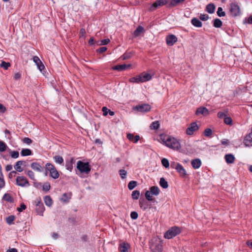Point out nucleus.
Returning <instances> with one entry per match:
<instances>
[{
  "label": "nucleus",
  "mask_w": 252,
  "mask_h": 252,
  "mask_svg": "<svg viewBox=\"0 0 252 252\" xmlns=\"http://www.w3.org/2000/svg\"><path fill=\"white\" fill-rule=\"evenodd\" d=\"M159 185L162 188L165 189L168 187V182L163 177L160 179Z\"/></svg>",
  "instance_id": "27"
},
{
  "label": "nucleus",
  "mask_w": 252,
  "mask_h": 252,
  "mask_svg": "<svg viewBox=\"0 0 252 252\" xmlns=\"http://www.w3.org/2000/svg\"><path fill=\"white\" fill-rule=\"evenodd\" d=\"M217 15L219 17H223L225 16V13L223 11V9L221 7H219L218 8V11L217 12Z\"/></svg>",
  "instance_id": "37"
},
{
  "label": "nucleus",
  "mask_w": 252,
  "mask_h": 252,
  "mask_svg": "<svg viewBox=\"0 0 252 252\" xmlns=\"http://www.w3.org/2000/svg\"><path fill=\"white\" fill-rule=\"evenodd\" d=\"M216 6L214 3H209L206 5V10L210 14H212L215 12Z\"/></svg>",
  "instance_id": "21"
},
{
  "label": "nucleus",
  "mask_w": 252,
  "mask_h": 252,
  "mask_svg": "<svg viewBox=\"0 0 252 252\" xmlns=\"http://www.w3.org/2000/svg\"><path fill=\"white\" fill-rule=\"evenodd\" d=\"M31 167L32 169L35 171H37L38 172L42 171V167L37 162H33L31 164Z\"/></svg>",
  "instance_id": "24"
},
{
  "label": "nucleus",
  "mask_w": 252,
  "mask_h": 252,
  "mask_svg": "<svg viewBox=\"0 0 252 252\" xmlns=\"http://www.w3.org/2000/svg\"><path fill=\"white\" fill-rule=\"evenodd\" d=\"M159 140L161 143L173 150L178 151L181 148L179 141L177 138L171 136L161 134L160 136Z\"/></svg>",
  "instance_id": "1"
},
{
  "label": "nucleus",
  "mask_w": 252,
  "mask_h": 252,
  "mask_svg": "<svg viewBox=\"0 0 252 252\" xmlns=\"http://www.w3.org/2000/svg\"><path fill=\"white\" fill-rule=\"evenodd\" d=\"M102 111L103 112V115L104 116H106L108 114V111H109V109H108L106 107H103V108L102 109Z\"/></svg>",
  "instance_id": "59"
},
{
  "label": "nucleus",
  "mask_w": 252,
  "mask_h": 252,
  "mask_svg": "<svg viewBox=\"0 0 252 252\" xmlns=\"http://www.w3.org/2000/svg\"><path fill=\"white\" fill-rule=\"evenodd\" d=\"M51 186L50 184L48 182H46L44 183L42 186V189L44 191L47 192L49 191L50 189Z\"/></svg>",
  "instance_id": "39"
},
{
  "label": "nucleus",
  "mask_w": 252,
  "mask_h": 252,
  "mask_svg": "<svg viewBox=\"0 0 252 252\" xmlns=\"http://www.w3.org/2000/svg\"><path fill=\"white\" fill-rule=\"evenodd\" d=\"M74 162V160L73 158H71L70 161L66 163V169L69 171H71L73 168L72 164Z\"/></svg>",
  "instance_id": "32"
},
{
  "label": "nucleus",
  "mask_w": 252,
  "mask_h": 252,
  "mask_svg": "<svg viewBox=\"0 0 252 252\" xmlns=\"http://www.w3.org/2000/svg\"><path fill=\"white\" fill-rule=\"evenodd\" d=\"M99 42H100V43H98V45H106L110 42V40H109V39L107 38V39H105L104 40H101Z\"/></svg>",
  "instance_id": "53"
},
{
  "label": "nucleus",
  "mask_w": 252,
  "mask_h": 252,
  "mask_svg": "<svg viewBox=\"0 0 252 252\" xmlns=\"http://www.w3.org/2000/svg\"><path fill=\"white\" fill-rule=\"evenodd\" d=\"M161 163L163 166L165 168H168L169 167V162L167 159L163 158L161 160Z\"/></svg>",
  "instance_id": "42"
},
{
  "label": "nucleus",
  "mask_w": 252,
  "mask_h": 252,
  "mask_svg": "<svg viewBox=\"0 0 252 252\" xmlns=\"http://www.w3.org/2000/svg\"><path fill=\"white\" fill-rule=\"evenodd\" d=\"M119 174L122 179H125L127 174V172L125 169H121L119 170Z\"/></svg>",
  "instance_id": "44"
},
{
  "label": "nucleus",
  "mask_w": 252,
  "mask_h": 252,
  "mask_svg": "<svg viewBox=\"0 0 252 252\" xmlns=\"http://www.w3.org/2000/svg\"><path fill=\"white\" fill-rule=\"evenodd\" d=\"M191 165L194 169H198L200 167L201 162V160L199 158L193 159L191 161Z\"/></svg>",
  "instance_id": "20"
},
{
  "label": "nucleus",
  "mask_w": 252,
  "mask_h": 252,
  "mask_svg": "<svg viewBox=\"0 0 252 252\" xmlns=\"http://www.w3.org/2000/svg\"><path fill=\"white\" fill-rule=\"evenodd\" d=\"M199 18L202 21H207L209 19V16L206 14H201L199 16Z\"/></svg>",
  "instance_id": "46"
},
{
  "label": "nucleus",
  "mask_w": 252,
  "mask_h": 252,
  "mask_svg": "<svg viewBox=\"0 0 252 252\" xmlns=\"http://www.w3.org/2000/svg\"><path fill=\"white\" fill-rule=\"evenodd\" d=\"M140 77L139 76L135 77H132L129 79V81L133 83H140Z\"/></svg>",
  "instance_id": "50"
},
{
  "label": "nucleus",
  "mask_w": 252,
  "mask_h": 252,
  "mask_svg": "<svg viewBox=\"0 0 252 252\" xmlns=\"http://www.w3.org/2000/svg\"><path fill=\"white\" fill-rule=\"evenodd\" d=\"M36 210L38 213L39 215H42V213L44 211V208L43 204L40 201H38V203L36 204Z\"/></svg>",
  "instance_id": "22"
},
{
  "label": "nucleus",
  "mask_w": 252,
  "mask_h": 252,
  "mask_svg": "<svg viewBox=\"0 0 252 252\" xmlns=\"http://www.w3.org/2000/svg\"><path fill=\"white\" fill-rule=\"evenodd\" d=\"M15 217L14 216H10L6 218V222L9 224H11L12 223Z\"/></svg>",
  "instance_id": "45"
},
{
  "label": "nucleus",
  "mask_w": 252,
  "mask_h": 252,
  "mask_svg": "<svg viewBox=\"0 0 252 252\" xmlns=\"http://www.w3.org/2000/svg\"><path fill=\"white\" fill-rule=\"evenodd\" d=\"M130 245L126 242H122L119 245V250L120 252H129Z\"/></svg>",
  "instance_id": "12"
},
{
  "label": "nucleus",
  "mask_w": 252,
  "mask_h": 252,
  "mask_svg": "<svg viewBox=\"0 0 252 252\" xmlns=\"http://www.w3.org/2000/svg\"><path fill=\"white\" fill-rule=\"evenodd\" d=\"M10 154L11 157L14 158H18L19 157V152L18 151H11L10 153Z\"/></svg>",
  "instance_id": "48"
},
{
  "label": "nucleus",
  "mask_w": 252,
  "mask_h": 252,
  "mask_svg": "<svg viewBox=\"0 0 252 252\" xmlns=\"http://www.w3.org/2000/svg\"><path fill=\"white\" fill-rule=\"evenodd\" d=\"M144 31V28L141 26H138L134 32L135 36H138Z\"/></svg>",
  "instance_id": "29"
},
{
  "label": "nucleus",
  "mask_w": 252,
  "mask_h": 252,
  "mask_svg": "<svg viewBox=\"0 0 252 252\" xmlns=\"http://www.w3.org/2000/svg\"><path fill=\"white\" fill-rule=\"evenodd\" d=\"M130 217L132 219L136 220L138 217V213L135 211L132 212L130 214Z\"/></svg>",
  "instance_id": "54"
},
{
  "label": "nucleus",
  "mask_w": 252,
  "mask_h": 252,
  "mask_svg": "<svg viewBox=\"0 0 252 252\" xmlns=\"http://www.w3.org/2000/svg\"><path fill=\"white\" fill-rule=\"evenodd\" d=\"M53 158H54L55 162L57 163L62 164L63 162V158L60 156H56L54 157Z\"/></svg>",
  "instance_id": "34"
},
{
  "label": "nucleus",
  "mask_w": 252,
  "mask_h": 252,
  "mask_svg": "<svg viewBox=\"0 0 252 252\" xmlns=\"http://www.w3.org/2000/svg\"><path fill=\"white\" fill-rule=\"evenodd\" d=\"M27 174L29 176V177L32 180H35L34 174L32 170H28L27 171Z\"/></svg>",
  "instance_id": "49"
},
{
  "label": "nucleus",
  "mask_w": 252,
  "mask_h": 252,
  "mask_svg": "<svg viewBox=\"0 0 252 252\" xmlns=\"http://www.w3.org/2000/svg\"><path fill=\"white\" fill-rule=\"evenodd\" d=\"M225 158L227 163H232L235 159V158L232 154H227L225 156Z\"/></svg>",
  "instance_id": "25"
},
{
  "label": "nucleus",
  "mask_w": 252,
  "mask_h": 252,
  "mask_svg": "<svg viewBox=\"0 0 252 252\" xmlns=\"http://www.w3.org/2000/svg\"><path fill=\"white\" fill-rule=\"evenodd\" d=\"M4 199L9 202L12 201V198L8 194H5L3 197Z\"/></svg>",
  "instance_id": "57"
},
{
  "label": "nucleus",
  "mask_w": 252,
  "mask_h": 252,
  "mask_svg": "<svg viewBox=\"0 0 252 252\" xmlns=\"http://www.w3.org/2000/svg\"><path fill=\"white\" fill-rule=\"evenodd\" d=\"M224 122L227 125H231L232 124V119L230 117H226L224 118Z\"/></svg>",
  "instance_id": "55"
},
{
  "label": "nucleus",
  "mask_w": 252,
  "mask_h": 252,
  "mask_svg": "<svg viewBox=\"0 0 252 252\" xmlns=\"http://www.w3.org/2000/svg\"><path fill=\"white\" fill-rule=\"evenodd\" d=\"M17 174V172L16 171H11L9 174V177L10 178H12L13 177H15Z\"/></svg>",
  "instance_id": "60"
},
{
  "label": "nucleus",
  "mask_w": 252,
  "mask_h": 252,
  "mask_svg": "<svg viewBox=\"0 0 252 252\" xmlns=\"http://www.w3.org/2000/svg\"><path fill=\"white\" fill-rule=\"evenodd\" d=\"M7 148L6 145L3 141H0V152H4Z\"/></svg>",
  "instance_id": "43"
},
{
  "label": "nucleus",
  "mask_w": 252,
  "mask_h": 252,
  "mask_svg": "<svg viewBox=\"0 0 252 252\" xmlns=\"http://www.w3.org/2000/svg\"><path fill=\"white\" fill-rule=\"evenodd\" d=\"M181 229L177 226L170 228L164 234V237L166 239H171L180 234Z\"/></svg>",
  "instance_id": "3"
},
{
  "label": "nucleus",
  "mask_w": 252,
  "mask_h": 252,
  "mask_svg": "<svg viewBox=\"0 0 252 252\" xmlns=\"http://www.w3.org/2000/svg\"><path fill=\"white\" fill-rule=\"evenodd\" d=\"M26 208V206L24 204L22 203L20 205V207L17 208V210L19 212H22L23 210H25Z\"/></svg>",
  "instance_id": "58"
},
{
  "label": "nucleus",
  "mask_w": 252,
  "mask_h": 252,
  "mask_svg": "<svg viewBox=\"0 0 252 252\" xmlns=\"http://www.w3.org/2000/svg\"><path fill=\"white\" fill-rule=\"evenodd\" d=\"M45 204L48 206H51L52 204V200L50 196L47 195L44 199Z\"/></svg>",
  "instance_id": "28"
},
{
  "label": "nucleus",
  "mask_w": 252,
  "mask_h": 252,
  "mask_svg": "<svg viewBox=\"0 0 252 252\" xmlns=\"http://www.w3.org/2000/svg\"><path fill=\"white\" fill-rule=\"evenodd\" d=\"M77 168L81 172L88 174L91 171L89 163L79 160L77 163Z\"/></svg>",
  "instance_id": "4"
},
{
  "label": "nucleus",
  "mask_w": 252,
  "mask_h": 252,
  "mask_svg": "<svg viewBox=\"0 0 252 252\" xmlns=\"http://www.w3.org/2000/svg\"><path fill=\"white\" fill-rule=\"evenodd\" d=\"M160 124L158 121H155L152 123L150 127L152 129H158L159 127Z\"/></svg>",
  "instance_id": "33"
},
{
  "label": "nucleus",
  "mask_w": 252,
  "mask_h": 252,
  "mask_svg": "<svg viewBox=\"0 0 252 252\" xmlns=\"http://www.w3.org/2000/svg\"><path fill=\"white\" fill-rule=\"evenodd\" d=\"M10 66V63L8 62H5L2 61L0 64L1 67L3 68L4 69H7Z\"/></svg>",
  "instance_id": "41"
},
{
  "label": "nucleus",
  "mask_w": 252,
  "mask_h": 252,
  "mask_svg": "<svg viewBox=\"0 0 252 252\" xmlns=\"http://www.w3.org/2000/svg\"><path fill=\"white\" fill-rule=\"evenodd\" d=\"M140 195V192L138 190H135L132 192V198L133 199H138Z\"/></svg>",
  "instance_id": "36"
},
{
  "label": "nucleus",
  "mask_w": 252,
  "mask_h": 252,
  "mask_svg": "<svg viewBox=\"0 0 252 252\" xmlns=\"http://www.w3.org/2000/svg\"><path fill=\"white\" fill-rule=\"evenodd\" d=\"M16 184L18 186L21 187L30 186L28 180L24 176H18L16 178Z\"/></svg>",
  "instance_id": "9"
},
{
  "label": "nucleus",
  "mask_w": 252,
  "mask_h": 252,
  "mask_svg": "<svg viewBox=\"0 0 252 252\" xmlns=\"http://www.w3.org/2000/svg\"><path fill=\"white\" fill-rule=\"evenodd\" d=\"M130 66V64H119L113 67V69L122 71Z\"/></svg>",
  "instance_id": "19"
},
{
  "label": "nucleus",
  "mask_w": 252,
  "mask_h": 252,
  "mask_svg": "<svg viewBox=\"0 0 252 252\" xmlns=\"http://www.w3.org/2000/svg\"><path fill=\"white\" fill-rule=\"evenodd\" d=\"M179 164H180V163H178V162H176L174 161L171 162V167L172 168L175 169L176 170V169L177 168V167H178V165H179Z\"/></svg>",
  "instance_id": "56"
},
{
  "label": "nucleus",
  "mask_w": 252,
  "mask_h": 252,
  "mask_svg": "<svg viewBox=\"0 0 252 252\" xmlns=\"http://www.w3.org/2000/svg\"><path fill=\"white\" fill-rule=\"evenodd\" d=\"M5 186V181L4 180L2 174L0 175V189L2 188Z\"/></svg>",
  "instance_id": "47"
},
{
  "label": "nucleus",
  "mask_w": 252,
  "mask_h": 252,
  "mask_svg": "<svg viewBox=\"0 0 252 252\" xmlns=\"http://www.w3.org/2000/svg\"><path fill=\"white\" fill-rule=\"evenodd\" d=\"M191 24L195 27L197 28L201 27L202 26V22L196 18H193L191 20Z\"/></svg>",
  "instance_id": "23"
},
{
  "label": "nucleus",
  "mask_w": 252,
  "mask_h": 252,
  "mask_svg": "<svg viewBox=\"0 0 252 252\" xmlns=\"http://www.w3.org/2000/svg\"><path fill=\"white\" fill-rule=\"evenodd\" d=\"M32 152L30 149H22L21 152V154L22 156H27L31 155Z\"/></svg>",
  "instance_id": "31"
},
{
  "label": "nucleus",
  "mask_w": 252,
  "mask_h": 252,
  "mask_svg": "<svg viewBox=\"0 0 252 252\" xmlns=\"http://www.w3.org/2000/svg\"><path fill=\"white\" fill-rule=\"evenodd\" d=\"M23 141L24 143L28 145H30L32 142V140L28 137L24 138L23 140Z\"/></svg>",
  "instance_id": "52"
},
{
  "label": "nucleus",
  "mask_w": 252,
  "mask_h": 252,
  "mask_svg": "<svg viewBox=\"0 0 252 252\" xmlns=\"http://www.w3.org/2000/svg\"><path fill=\"white\" fill-rule=\"evenodd\" d=\"M166 41L168 46H172L177 41V38L175 35L170 34L167 36Z\"/></svg>",
  "instance_id": "13"
},
{
  "label": "nucleus",
  "mask_w": 252,
  "mask_h": 252,
  "mask_svg": "<svg viewBox=\"0 0 252 252\" xmlns=\"http://www.w3.org/2000/svg\"><path fill=\"white\" fill-rule=\"evenodd\" d=\"M204 135L206 136H210L212 134V131L210 128H206L204 132Z\"/></svg>",
  "instance_id": "51"
},
{
  "label": "nucleus",
  "mask_w": 252,
  "mask_h": 252,
  "mask_svg": "<svg viewBox=\"0 0 252 252\" xmlns=\"http://www.w3.org/2000/svg\"><path fill=\"white\" fill-rule=\"evenodd\" d=\"M152 193L150 190H147L145 193V197L149 201H153V198L152 196Z\"/></svg>",
  "instance_id": "40"
},
{
  "label": "nucleus",
  "mask_w": 252,
  "mask_h": 252,
  "mask_svg": "<svg viewBox=\"0 0 252 252\" xmlns=\"http://www.w3.org/2000/svg\"><path fill=\"white\" fill-rule=\"evenodd\" d=\"M199 126L195 122L191 123L187 128L186 133L188 135H191L193 133L198 130Z\"/></svg>",
  "instance_id": "7"
},
{
  "label": "nucleus",
  "mask_w": 252,
  "mask_h": 252,
  "mask_svg": "<svg viewBox=\"0 0 252 252\" xmlns=\"http://www.w3.org/2000/svg\"><path fill=\"white\" fill-rule=\"evenodd\" d=\"M86 33V31L84 29H81L80 31V37L83 36Z\"/></svg>",
  "instance_id": "64"
},
{
  "label": "nucleus",
  "mask_w": 252,
  "mask_h": 252,
  "mask_svg": "<svg viewBox=\"0 0 252 252\" xmlns=\"http://www.w3.org/2000/svg\"><path fill=\"white\" fill-rule=\"evenodd\" d=\"M24 161L19 160L16 162L14 166V169L16 172H21L23 171V168L22 167V165L25 163Z\"/></svg>",
  "instance_id": "16"
},
{
  "label": "nucleus",
  "mask_w": 252,
  "mask_h": 252,
  "mask_svg": "<svg viewBox=\"0 0 252 252\" xmlns=\"http://www.w3.org/2000/svg\"><path fill=\"white\" fill-rule=\"evenodd\" d=\"M140 82H144L150 80L151 79V76L149 73H142L139 75Z\"/></svg>",
  "instance_id": "17"
},
{
  "label": "nucleus",
  "mask_w": 252,
  "mask_h": 252,
  "mask_svg": "<svg viewBox=\"0 0 252 252\" xmlns=\"http://www.w3.org/2000/svg\"><path fill=\"white\" fill-rule=\"evenodd\" d=\"M229 11L232 16L236 17L241 14L239 5L236 2H232L230 4Z\"/></svg>",
  "instance_id": "5"
},
{
  "label": "nucleus",
  "mask_w": 252,
  "mask_h": 252,
  "mask_svg": "<svg viewBox=\"0 0 252 252\" xmlns=\"http://www.w3.org/2000/svg\"><path fill=\"white\" fill-rule=\"evenodd\" d=\"M6 111L5 107L2 104L0 103V113H4Z\"/></svg>",
  "instance_id": "62"
},
{
  "label": "nucleus",
  "mask_w": 252,
  "mask_h": 252,
  "mask_svg": "<svg viewBox=\"0 0 252 252\" xmlns=\"http://www.w3.org/2000/svg\"><path fill=\"white\" fill-rule=\"evenodd\" d=\"M33 61L37 65L39 70L42 72V70L44 68V65L40 60L39 58L37 56H34L33 58Z\"/></svg>",
  "instance_id": "14"
},
{
  "label": "nucleus",
  "mask_w": 252,
  "mask_h": 252,
  "mask_svg": "<svg viewBox=\"0 0 252 252\" xmlns=\"http://www.w3.org/2000/svg\"><path fill=\"white\" fill-rule=\"evenodd\" d=\"M46 169L50 172V176L54 179H56L59 177L60 174L55 168V167L51 163H47L46 164Z\"/></svg>",
  "instance_id": "6"
},
{
  "label": "nucleus",
  "mask_w": 252,
  "mask_h": 252,
  "mask_svg": "<svg viewBox=\"0 0 252 252\" xmlns=\"http://www.w3.org/2000/svg\"><path fill=\"white\" fill-rule=\"evenodd\" d=\"M185 0H171L170 2V5L174 6L179 3L183 2Z\"/></svg>",
  "instance_id": "35"
},
{
  "label": "nucleus",
  "mask_w": 252,
  "mask_h": 252,
  "mask_svg": "<svg viewBox=\"0 0 252 252\" xmlns=\"http://www.w3.org/2000/svg\"><path fill=\"white\" fill-rule=\"evenodd\" d=\"M195 114L197 115L202 114L206 116L209 114V111L205 107H200L196 110Z\"/></svg>",
  "instance_id": "15"
},
{
  "label": "nucleus",
  "mask_w": 252,
  "mask_h": 252,
  "mask_svg": "<svg viewBox=\"0 0 252 252\" xmlns=\"http://www.w3.org/2000/svg\"><path fill=\"white\" fill-rule=\"evenodd\" d=\"M176 171L180 174V176L182 177H185L187 174L186 170L181 164L178 165Z\"/></svg>",
  "instance_id": "18"
},
{
  "label": "nucleus",
  "mask_w": 252,
  "mask_h": 252,
  "mask_svg": "<svg viewBox=\"0 0 252 252\" xmlns=\"http://www.w3.org/2000/svg\"><path fill=\"white\" fill-rule=\"evenodd\" d=\"M107 50V48L106 47H101L99 49L97 50V51L99 52V53H103L105 51H106Z\"/></svg>",
  "instance_id": "63"
},
{
  "label": "nucleus",
  "mask_w": 252,
  "mask_h": 252,
  "mask_svg": "<svg viewBox=\"0 0 252 252\" xmlns=\"http://www.w3.org/2000/svg\"><path fill=\"white\" fill-rule=\"evenodd\" d=\"M150 248L153 252H161L162 245L159 239L156 238L152 240Z\"/></svg>",
  "instance_id": "2"
},
{
  "label": "nucleus",
  "mask_w": 252,
  "mask_h": 252,
  "mask_svg": "<svg viewBox=\"0 0 252 252\" xmlns=\"http://www.w3.org/2000/svg\"><path fill=\"white\" fill-rule=\"evenodd\" d=\"M222 23L220 19L216 18L214 20L213 26L215 28H220L221 26H222Z\"/></svg>",
  "instance_id": "30"
},
{
  "label": "nucleus",
  "mask_w": 252,
  "mask_h": 252,
  "mask_svg": "<svg viewBox=\"0 0 252 252\" xmlns=\"http://www.w3.org/2000/svg\"><path fill=\"white\" fill-rule=\"evenodd\" d=\"M137 186V182L134 181H130L128 184V188L130 190L133 189Z\"/></svg>",
  "instance_id": "38"
},
{
  "label": "nucleus",
  "mask_w": 252,
  "mask_h": 252,
  "mask_svg": "<svg viewBox=\"0 0 252 252\" xmlns=\"http://www.w3.org/2000/svg\"><path fill=\"white\" fill-rule=\"evenodd\" d=\"M150 191L151 192L152 195H158L159 193V189L157 186H153L150 189Z\"/></svg>",
  "instance_id": "26"
},
{
  "label": "nucleus",
  "mask_w": 252,
  "mask_h": 252,
  "mask_svg": "<svg viewBox=\"0 0 252 252\" xmlns=\"http://www.w3.org/2000/svg\"><path fill=\"white\" fill-rule=\"evenodd\" d=\"M168 0H157L150 7V10L154 11L159 6H162L166 4Z\"/></svg>",
  "instance_id": "10"
},
{
  "label": "nucleus",
  "mask_w": 252,
  "mask_h": 252,
  "mask_svg": "<svg viewBox=\"0 0 252 252\" xmlns=\"http://www.w3.org/2000/svg\"><path fill=\"white\" fill-rule=\"evenodd\" d=\"M244 23H248L250 24H252V15L250 16L247 20H246V21L244 22Z\"/></svg>",
  "instance_id": "61"
},
{
  "label": "nucleus",
  "mask_w": 252,
  "mask_h": 252,
  "mask_svg": "<svg viewBox=\"0 0 252 252\" xmlns=\"http://www.w3.org/2000/svg\"><path fill=\"white\" fill-rule=\"evenodd\" d=\"M151 109V106L146 103L139 104L134 107V109L142 113L149 112L150 111Z\"/></svg>",
  "instance_id": "8"
},
{
  "label": "nucleus",
  "mask_w": 252,
  "mask_h": 252,
  "mask_svg": "<svg viewBox=\"0 0 252 252\" xmlns=\"http://www.w3.org/2000/svg\"><path fill=\"white\" fill-rule=\"evenodd\" d=\"M243 143L247 147L252 146V126L251 128V132L246 135L244 138Z\"/></svg>",
  "instance_id": "11"
}]
</instances>
